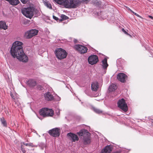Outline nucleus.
Wrapping results in <instances>:
<instances>
[{
	"label": "nucleus",
	"instance_id": "obj_1",
	"mask_svg": "<svg viewBox=\"0 0 153 153\" xmlns=\"http://www.w3.org/2000/svg\"><path fill=\"white\" fill-rule=\"evenodd\" d=\"M22 42L18 41L15 42L10 49V53L14 58L16 57L19 60L26 62L28 58L24 53L23 49Z\"/></svg>",
	"mask_w": 153,
	"mask_h": 153
},
{
	"label": "nucleus",
	"instance_id": "obj_2",
	"mask_svg": "<svg viewBox=\"0 0 153 153\" xmlns=\"http://www.w3.org/2000/svg\"><path fill=\"white\" fill-rule=\"evenodd\" d=\"M80 139H82V142L84 145L89 144L91 142L90 134L88 130L83 129L77 132Z\"/></svg>",
	"mask_w": 153,
	"mask_h": 153
},
{
	"label": "nucleus",
	"instance_id": "obj_3",
	"mask_svg": "<svg viewBox=\"0 0 153 153\" xmlns=\"http://www.w3.org/2000/svg\"><path fill=\"white\" fill-rule=\"evenodd\" d=\"M21 11L23 15L30 19H31L33 16L34 12L36 13L38 12L37 10L31 7L24 8Z\"/></svg>",
	"mask_w": 153,
	"mask_h": 153
},
{
	"label": "nucleus",
	"instance_id": "obj_4",
	"mask_svg": "<svg viewBox=\"0 0 153 153\" xmlns=\"http://www.w3.org/2000/svg\"><path fill=\"white\" fill-rule=\"evenodd\" d=\"M80 3V0H66L64 3V6L67 8H75Z\"/></svg>",
	"mask_w": 153,
	"mask_h": 153
},
{
	"label": "nucleus",
	"instance_id": "obj_5",
	"mask_svg": "<svg viewBox=\"0 0 153 153\" xmlns=\"http://www.w3.org/2000/svg\"><path fill=\"white\" fill-rule=\"evenodd\" d=\"M55 53L56 58L60 60L66 58L67 55L66 51L61 48H57Z\"/></svg>",
	"mask_w": 153,
	"mask_h": 153
},
{
	"label": "nucleus",
	"instance_id": "obj_6",
	"mask_svg": "<svg viewBox=\"0 0 153 153\" xmlns=\"http://www.w3.org/2000/svg\"><path fill=\"white\" fill-rule=\"evenodd\" d=\"M39 114L43 117H52L53 115V111L51 109L47 108H42L40 109Z\"/></svg>",
	"mask_w": 153,
	"mask_h": 153
},
{
	"label": "nucleus",
	"instance_id": "obj_7",
	"mask_svg": "<svg viewBox=\"0 0 153 153\" xmlns=\"http://www.w3.org/2000/svg\"><path fill=\"white\" fill-rule=\"evenodd\" d=\"M118 107L124 112L128 110V106L125 100L122 99L119 100L117 102Z\"/></svg>",
	"mask_w": 153,
	"mask_h": 153
},
{
	"label": "nucleus",
	"instance_id": "obj_8",
	"mask_svg": "<svg viewBox=\"0 0 153 153\" xmlns=\"http://www.w3.org/2000/svg\"><path fill=\"white\" fill-rule=\"evenodd\" d=\"M74 48L81 54L85 53L88 50L86 47L80 45H75Z\"/></svg>",
	"mask_w": 153,
	"mask_h": 153
},
{
	"label": "nucleus",
	"instance_id": "obj_9",
	"mask_svg": "<svg viewBox=\"0 0 153 153\" xmlns=\"http://www.w3.org/2000/svg\"><path fill=\"white\" fill-rule=\"evenodd\" d=\"M60 130V129L58 128H54L49 130L48 133L50 135L53 137H58L59 136Z\"/></svg>",
	"mask_w": 153,
	"mask_h": 153
},
{
	"label": "nucleus",
	"instance_id": "obj_10",
	"mask_svg": "<svg viewBox=\"0 0 153 153\" xmlns=\"http://www.w3.org/2000/svg\"><path fill=\"white\" fill-rule=\"evenodd\" d=\"M38 30L36 29H32L28 31L25 33V36L27 38H30L33 36L36 35Z\"/></svg>",
	"mask_w": 153,
	"mask_h": 153
},
{
	"label": "nucleus",
	"instance_id": "obj_11",
	"mask_svg": "<svg viewBox=\"0 0 153 153\" xmlns=\"http://www.w3.org/2000/svg\"><path fill=\"white\" fill-rule=\"evenodd\" d=\"M102 85V75H101L99 77V79L98 81L97 82H96V91H97L98 90V92L97 93V96H99L100 95V88Z\"/></svg>",
	"mask_w": 153,
	"mask_h": 153
},
{
	"label": "nucleus",
	"instance_id": "obj_12",
	"mask_svg": "<svg viewBox=\"0 0 153 153\" xmlns=\"http://www.w3.org/2000/svg\"><path fill=\"white\" fill-rule=\"evenodd\" d=\"M102 72L101 73V75L105 74V70L106 69L108 66V65L107 62V59L106 58H105L102 61Z\"/></svg>",
	"mask_w": 153,
	"mask_h": 153
},
{
	"label": "nucleus",
	"instance_id": "obj_13",
	"mask_svg": "<svg viewBox=\"0 0 153 153\" xmlns=\"http://www.w3.org/2000/svg\"><path fill=\"white\" fill-rule=\"evenodd\" d=\"M127 76L123 73H119L117 76V79L122 82H124L126 81L127 78Z\"/></svg>",
	"mask_w": 153,
	"mask_h": 153
},
{
	"label": "nucleus",
	"instance_id": "obj_14",
	"mask_svg": "<svg viewBox=\"0 0 153 153\" xmlns=\"http://www.w3.org/2000/svg\"><path fill=\"white\" fill-rule=\"evenodd\" d=\"M67 136L70 139L72 140L73 142H75V141H78L79 140L78 137L76 134L72 133H68Z\"/></svg>",
	"mask_w": 153,
	"mask_h": 153
},
{
	"label": "nucleus",
	"instance_id": "obj_15",
	"mask_svg": "<svg viewBox=\"0 0 153 153\" xmlns=\"http://www.w3.org/2000/svg\"><path fill=\"white\" fill-rule=\"evenodd\" d=\"M89 64L93 65L96 64V55H93L89 56L88 58Z\"/></svg>",
	"mask_w": 153,
	"mask_h": 153
},
{
	"label": "nucleus",
	"instance_id": "obj_16",
	"mask_svg": "<svg viewBox=\"0 0 153 153\" xmlns=\"http://www.w3.org/2000/svg\"><path fill=\"white\" fill-rule=\"evenodd\" d=\"M45 100L47 101H51L53 100L54 97L49 92H48L45 94Z\"/></svg>",
	"mask_w": 153,
	"mask_h": 153
},
{
	"label": "nucleus",
	"instance_id": "obj_17",
	"mask_svg": "<svg viewBox=\"0 0 153 153\" xmlns=\"http://www.w3.org/2000/svg\"><path fill=\"white\" fill-rule=\"evenodd\" d=\"M111 151V147L108 145L102 149L100 153H110Z\"/></svg>",
	"mask_w": 153,
	"mask_h": 153
},
{
	"label": "nucleus",
	"instance_id": "obj_18",
	"mask_svg": "<svg viewBox=\"0 0 153 153\" xmlns=\"http://www.w3.org/2000/svg\"><path fill=\"white\" fill-rule=\"evenodd\" d=\"M7 27L5 22L2 21H0V28L6 30L7 29Z\"/></svg>",
	"mask_w": 153,
	"mask_h": 153
},
{
	"label": "nucleus",
	"instance_id": "obj_19",
	"mask_svg": "<svg viewBox=\"0 0 153 153\" xmlns=\"http://www.w3.org/2000/svg\"><path fill=\"white\" fill-rule=\"evenodd\" d=\"M8 1L12 5H16L19 3V0H9Z\"/></svg>",
	"mask_w": 153,
	"mask_h": 153
},
{
	"label": "nucleus",
	"instance_id": "obj_20",
	"mask_svg": "<svg viewBox=\"0 0 153 153\" xmlns=\"http://www.w3.org/2000/svg\"><path fill=\"white\" fill-rule=\"evenodd\" d=\"M28 83L31 87H34L36 85V82L33 79H30L28 81Z\"/></svg>",
	"mask_w": 153,
	"mask_h": 153
},
{
	"label": "nucleus",
	"instance_id": "obj_21",
	"mask_svg": "<svg viewBox=\"0 0 153 153\" xmlns=\"http://www.w3.org/2000/svg\"><path fill=\"white\" fill-rule=\"evenodd\" d=\"M116 88V86L115 85L112 84L108 88L109 91L112 92L115 90Z\"/></svg>",
	"mask_w": 153,
	"mask_h": 153
},
{
	"label": "nucleus",
	"instance_id": "obj_22",
	"mask_svg": "<svg viewBox=\"0 0 153 153\" xmlns=\"http://www.w3.org/2000/svg\"><path fill=\"white\" fill-rule=\"evenodd\" d=\"M45 5L48 8L51 9L52 7L51 4L48 1H45L44 2Z\"/></svg>",
	"mask_w": 153,
	"mask_h": 153
},
{
	"label": "nucleus",
	"instance_id": "obj_23",
	"mask_svg": "<svg viewBox=\"0 0 153 153\" xmlns=\"http://www.w3.org/2000/svg\"><path fill=\"white\" fill-rule=\"evenodd\" d=\"M57 3L59 4H62L64 6V3L65 2V1L66 0H53Z\"/></svg>",
	"mask_w": 153,
	"mask_h": 153
},
{
	"label": "nucleus",
	"instance_id": "obj_24",
	"mask_svg": "<svg viewBox=\"0 0 153 153\" xmlns=\"http://www.w3.org/2000/svg\"><path fill=\"white\" fill-rule=\"evenodd\" d=\"M0 120L2 123V124L4 126H7V123L6 121L4 118L2 117L1 118Z\"/></svg>",
	"mask_w": 153,
	"mask_h": 153
},
{
	"label": "nucleus",
	"instance_id": "obj_25",
	"mask_svg": "<svg viewBox=\"0 0 153 153\" xmlns=\"http://www.w3.org/2000/svg\"><path fill=\"white\" fill-rule=\"evenodd\" d=\"M91 88L93 91H96V83L94 82L92 83L91 84Z\"/></svg>",
	"mask_w": 153,
	"mask_h": 153
},
{
	"label": "nucleus",
	"instance_id": "obj_26",
	"mask_svg": "<svg viewBox=\"0 0 153 153\" xmlns=\"http://www.w3.org/2000/svg\"><path fill=\"white\" fill-rule=\"evenodd\" d=\"M61 17L62 18V19L61 20V21L66 20L68 18L67 16L63 14L61 15Z\"/></svg>",
	"mask_w": 153,
	"mask_h": 153
},
{
	"label": "nucleus",
	"instance_id": "obj_27",
	"mask_svg": "<svg viewBox=\"0 0 153 153\" xmlns=\"http://www.w3.org/2000/svg\"><path fill=\"white\" fill-rule=\"evenodd\" d=\"M23 144L27 146H33V144L31 143H25L23 142Z\"/></svg>",
	"mask_w": 153,
	"mask_h": 153
},
{
	"label": "nucleus",
	"instance_id": "obj_28",
	"mask_svg": "<svg viewBox=\"0 0 153 153\" xmlns=\"http://www.w3.org/2000/svg\"><path fill=\"white\" fill-rule=\"evenodd\" d=\"M90 108L93 110L94 112H96V109L92 105H91L90 106Z\"/></svg>",
	"mask_w": 153,
	"mask_h": 153
},
{
	"label": "nucleus",
	"instance_id": "obj_29",
	"mask_svg": "<svg viewBox=\"0 0 153 153\" xmlns=\"http://www.w3.org/2000/svg\"><path fill=\"white\" fill-rule=\"evenodd\" d=\"M102 110L98 109H96V113L99 114L102 113Z\"/></svg>",
	"mask_w": 153,
	"mask_h": 153
},
{
	"label": "nucleus",
	"instance_id": "obj_30",
	"mask_svg": "<svg viewBox=\"0 0 153 153\" xmlns=\"http://www.w3.org/2000/svg\"><path fill=\"white\" fill-rule=\"evenodd\" d=\"M21 1L23 4H26L28 1V0H21Z\"/></svg>",
	"mask_w": 153,
	"mask_h": 153
},
{
	"label": "nucleus",
	"instance_id": "obj_31",
	"mask_svg": "<svg viewBox=\"0 0 153 153\" xmlns=\"http://www.w3.org/2000/svg\"><path fill=\"white\" fill-rule=\"evenodd\" d=\"M21 150L23 153H25L26 151L25 149L23 148V146L22 145H21Z\"/></svg>",
	"mask_w": 153,
	"mask_h": 153
},
{
	"label": "nucleus",
	"instance_id": "obj_32",
	"mask_svg": "<svg viewBox=\"0 0 153 153\" xmlns=\"http://www.w3.org/2000/svg\"><path fill=\"white\" fill-rule=\"evenodd\" d=\"M122 31L126 34L128 35H130L124 29V28L122 29Z\"/></svg>",
	"mask_w": 153,
	"mask_h": 153
},
{
	"label": "nucleus",
	"instance_id": "obj_33",
	"mask_svg": "<svg viewBox=\"0 0 153 153\" xmlns=\"http://www.w3.org/2000/svg\"><path fill=\"white\" fill-rule=\"evenodd\" d=\"M101 3L100 1H98L97 0H96V6L97 5L99 6V5H100Z\"/></svg>",
	"mask_w": 153,
	"mask_h": 153
},
{
	"label": "nucleus",
	"instance_id": "obj_34",
	"mask_svg": "<svg viewBox=\"0 0 153 153\" xmlns=\"http://www.w3.org/2000/svg\"><path fill=\"white\" fill-rule=\"evenodd\" d=\"M53 19H54L55 20H57L59 19L58 17H57L54 16H53Z\"/></svg>",
	"mask_w": 153,
	"mask_h": 153
},
{
	"label": "nucleus",
	"instance_id": "obj_35",
	"mask_svg": "<svg viewBox=\"0 0 153 153\" xmlns=\"http://www.w3.org/2000/svg\"><path fill=\"white\" fill-rule=\"evenodd\" d=\"M134 14L136 16H138V17H140V18H142V17L141 16H140L138 14H137V13H134Z\"/></svg>",
	"mask_w": 153,
	"mask_h": 153
},
{
	"label": "nucleus",
	"instance_id": "obj_36",
	"mask_svg": "<svg viewBox=\"0 0 153 153\" xmlns=\"http://www.w3.org/2000/svg\"><path fill=\"white\" fill-rule=\"evenodd\" d=\"M90 0H80L81 2L82 1L83 2H88Z\"/></svg>",
	"mask_w": 153,
	"mask_h": 153
},
{
	"label": "nucleus",
	"instance_id": "obj_37",
	"mask_svg": "<svg viewBox=\"0 0 153 153\" xmlns=\"http://www.w3.org/2000/svg\"><path fill=\"white\" fill-rule=\"evenodd\" d=\"M73 41L75 43H77V40L76 39H74Z\"/></svg>",
	"mask_w": 153,
	"mask_h": 153
},
{
	"label": "nucleus",
	"instance_id": "obj_38",
	"mask_svg": "<svg viewBox=\"0 0 153 153\" xmlns=\"http://www.w3.org/2000/svg\"><path fill=\"white\" fill-rule=\"evenodd\" d=\"M10 96H11V97H12V98L13 99H15L13 95V94L11 93H10Z\"/></svg>",
	"mask_w": 153,
	"mask_h": 153
},
{
	"label": "nucleus",
	"instance_id": "obj_39",
	"mask_svg": "<svg viewBox=\"0 0 153 153\" xmlns=\"http://www.w3.org/2000/svg\"><path fill=\"white\" fill-rule=\"evenodd\" d=\"M90 96L91 97H96L95 94H94V95H92V94H91V95Z\"/></svg>",
	"mask_w": 153,
	"mask_h": 153
},
{
	"label": "nucleus",
	"instance_id": "obj_40",
	"mask_svg": "<svg viewBox=\"0 0 153 153\" xmlns=\"http://www.w3.org/2000/svg\"><path fill=\"white\" fill-rule=\"evenodd\" d=\"M98 61V57L97 56H96V63Z\"/></svg>",
	"mask_w": 153,
	"mask_h": 153
},
{
	"label": "nucleus",
	"instance_id": "obj_41",
	"mask_svg": "<svg viewBox=\"0 0 153 153\" xmlns=\"http://www.w3.org/2000/svg\"><path fill=\"white\" fill-rule=\"evenodd\" d=\"M149 17L150 18H151L152 19H153V17L152 16H149Z\"/></svg>",
	"mask_w": 153,
	"mask_h": 153
},
{
	"label": "nucleus",
	"instance_id": "obj_42",
	"mask_svg": "<svg viewBox=\"0 0 153 153\" xmlns=\"http://www.w3.org/2000/svg\"><path fill=\"white\" fill-rule=\"evenodd\" d=\"M131 12H132V13H133L134 14V13H135V12H134V11H133L131 10H130V11Z\"/></svg>",
	"mask_w": 153,
	"mask_h": 153
},
{
	"label": "nucleus",
	"instance_id": "obj_43",
	"mask_svg": "<svg viewBox=\"0 0 153 153\" xmlns=\"http://www.w3.org/2000/svg\"><path fill=\"white\" fill-rule=\"evenodd\" d=\"M127 9L128 10L130 11V10H131V9H130L129 7H127Z\"/></svg>",
	"mask_w": 153,
	"mask_h": 153
},
{
	"label": "nucleus",
	"instance_id": "obj_44",
	"mask_svg": "<svg viewBox=\"0 0 153 153\" xmlns=\"http://www.w3.org/2000/svg\"><path fill=\"white\" fill-rule=\"evenodd\" d=\"M39 87H40V89L41 90H42V87H41V86H39Z\"/></svg>",
	"mask_w": 153,
	"mask_h": 153
},
{
	"label": "nucleus",
	"instance_id": "obj_45",
	"mask_svg": "<svg viewBox=\"0 0 153 153\" xmlns=\"http://www.w3.org/2000/svg\"><path fill=\"white\" fill-rule=\"evenodd\" d=\"M58 113L59 114V111H58V113H57L58 115Z\"/></svg>",
	"mask_w": 153,
	"mask_h": 153
},
{
	"label": "nucleus",
	"instance_id": "obj_46",
	"mask_svg": "<svg viewBox=\"0 0 153 153\" xmlns=\"http://www.w3.org/2000/svg\"><path fill=\"white\" fill-rule=\"evenodd\" d=\"M152 123H153V121L152 122Z\"/></svg>",
	"mask_w": 153,
	"mask_h": 153
}]
</instances>
